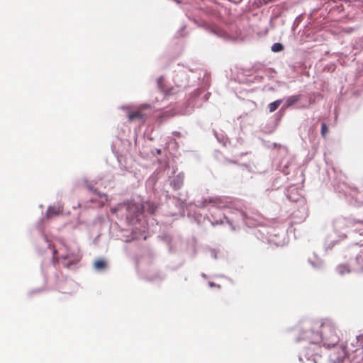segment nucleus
I'll list each match as a JSON object with an SVG mask.
<instances>
[{
  "mask_svg": "<svg viewBox=\"0 0 363 363\" xmlns=\"http://www.w3.org/2000/svg\"><path fill=\"white\" fill-rule=\"evenodd\" d=\"M214 207L220 208V209H223V208L229 207V204H228V201H225L222 198L217 197L216 203Z\"/></svg>",
  "mask_w": 363,
  "mask_h": 363,
  "instance_id": "nucleus-8",
  "label": "nucleus"
},
{
  "mask_svg": "<svg viewBox=\"0 0 363 363\" xmlns=\"http://www.w3.org/2000/svg\"><path fill=\"white\" fill-rule=\"evenodd\" d=\"M62 257L65 259H67L68 258V255H62Z\"/></svg>",
  "mask_w": 363,
  "mask_h": 363,
  "instance_id": "nucleus-19",
  "label": "nucleus"
},
{
  "mask_svg": "<svg viewBox=\"0 0 363 363\" xmlns=\"http://www.w3.org/2000/svg\"><path fill=\"white\" fill-rule=\"evenodd\" d=\"M184 175L182 173L177 174L171 182V186L174 189L177 190L183 186Z\"/></svg>",
  "mask_w": 363,
  "mask_h": 363,
  "instance_id": "nucleus-4",
  "label": "nucleus"
},
{
  "mask_svg": "<svg viewBox=\"0 0 363 363\" xmlns=\"http://www.w3.org/2000/svg\"><path fill=\"white\" fill-rule=\"evenodd\" d=\"M145 207L146 206H148L149 207V209H148V211L150 213H154L155 211V208H156V206H155V205L150 202H147L145 203V204L144 205Z\"/></svg>",
  "mask_w": 363,
  "mask_h": 363,
  "instance_id": "nucleus-17",
  "label": "nucleus"
},
{
  "mask_svg": "<svg viewBox=\"0 0 363 363\" xmlns=\"http://www.w3.org/2000/svg\"><path fill=\"white\" fill-rule=\"evenodd\" d=\"M94 268L97 270H103L106 269L107 264L106 262L103 259H97L94 262Z\"/></svg>",
  "mask_w": 363,
  "mask_h": 363,
  "instance_id": "nucleus-10",
  "label": "nucleus"
},
{
  "mask_svg": "<svg viewBox=\"0 0 363 363\" xmlns=\"http://www.w3.org/2000/svg\"><path fill=\"white\" fill-rule=\"evenodd\" d=\"M62 209L60 206H50L47 210V217L52 218L55 216L59 215L62 212Z\"/></svg>",
  "mask_w": 363,
  "mask_h": 363,
  "instance_id": "nucleus-5",
  "label": "nucleus"
},
{
  "mask_svg": "<svg viewBox=\"0 0 363 363\" xmlns=\"http://www.w3.org/2000/svg\"><path fill=\"white\" fill-rule=\"evenodd\" d=\"M337 271L340 275H343L345 273H350V269L347 264H340L337 267Z\"/></svg>",
  "mask_w": 363,
  "mask_h": 363,
  "instance_id": "nucleus-11",
  "label": "nucleus"
},
{
  "mask_svg": "<svg viewBox=\"0 0 363 363\" xmlns=\"http://www.w3.org/2000/svg\"><path fill=\"white\" fill-rule=\"evenodd\" d=\"M328 131V129L327 125L325 123H323L321 125V135L323 138H325Z\"/></svg>",
  "mask_w": 363,
  "mask_h": 363,
  "instance_id": "nucleus-16",
  "label": "nucleus"
},
{
  "mask_svg": "<svg viewBox=\"0 0 363 363\" xmlns=\"http://www.w3.org/2000/svg\"><path fill=\"white\" fill-rule=\"evenodd\" d=\"M320 333L325 346L330 348L338 343L339 334L335 324L331 320H323L320 324Z\"/></svg>",
  "mask_w": 363,
  "mask_h": 363,
  "instance_id": "nucleus-1",
  "label": "nucleus"
},
{
  "mask_svg": "<svg viewBox=\"0 0 363 363\" xmlns=\"http://www.w3.org/2000/svg\"><path fill=\"white\" fill-rule=\"evenodd\" d=\"M354 269L357 270H363V249L356 257L355 266L354 267Z\"/></svg>",
  "mask_w": 363,
  "mask_h": 363,
  "instance_id": "nucleus-6",
  "label": "nucleus"
},
{
  "mask_svg": "<svg viewBox=\"0 0 363 363\" xmlns=\"http://www.w3.org/2000/svg\"><path fill=\"white\" fill-rule=\"evenodd\" d=\"M313 361H314V362H315V363H317L316 357H314V358H313Z\"/></svg>",
  "mask_w": 363,
  "mask_h": 363,
  "instance_id": "nucleus-21",
  "label": "nucleus"
},
{
  "mask_svg": "<svg viewBox=\"0 0 363 363\" xmlns=\"http://www.w3.org/2000/svg\"><path fill=\"white\" fill-rule=\"evenodd\" d=\"M217 196L216 197H208L204 199L199 205V208H205L207 205L211 204L212 206H215L216 203Z\"/></svg>",
  "mask_w": 363,
  "mask_h": 363,
  "instance_id": "nucleus-7",
  "label": "nucleus"
},
{
  "mask_svg": "<svg viewBox=\"0 0 363 363\" xmlns=\"http://www.w3.org/2000/svg\"><path fill=\"white\" fill-rule=\"evenodd\" d=\"M150 106L146 104L141 105L138 108L128 113V121L132 122L135 120H139L144 123L150 115Z\"/></svg>",
  "mask_w": 363,
  "mask_h": 363,
  "instance_id": "nucleus-2",
  "label": "nucleus"
},
{
  "mask_svg": "<svg viewBox=\"0 0 363 363\" xmlns=\"http://www.w3.org/2000/svg\"><path fill=\"white\" fill-rule=\"evenodd\" d=\"M339 356L336 358L337 361H342L344 358H345L347 355V352L346 350V347L345 346H341L340 348Z\"/></svg>",
  "mask_w": 363,
  "mask_h": 363,
  "instance_id": "nucleus-14",
  "label": "nucleus"
},
{
  "mask_svg": "<svg viewBox=\"0 0 363 363\" xmlns=\"http://www.w3.org/2000/svg\"><path fill=\"white\" fill-rule=\"evenodd\" d=\"M310 352H311V350H310V349H308V350H307V352H306V354H308H308H310Z\"/></svg>",
  "mask_w": 363,
  "mask_h": 363,
  "instance_id": "nucleus-20",
  "label": "nucleus"
},
{
  "mask_svg": "<svg viewBox=\"0 0 363 363\" xmlns=\"http://www.w3.org/2000/svg\"><path fill=\"white\" fill-rule=\"evenodd\" d=\"M209 286L211 287H213V286H216V284H214L213 282H209Z\"/></svg>",
  "mask_w": 363,
  "mask_h": 363,
  "instance_id": "nucleus-18",
  "label": "nucleus"
},
{
  "mask_svg": "<svg viewBox=\"0 0 363 363\" xmlns=\"http://www.w3.org/2000/svg\"><path fill=\"white\" fill-rule=\"evenodd\" d=\"M145 208V206L139 203L130 201L127 203V218L133 219L139 216Z\"/></svg>",
  "mask_w": 363,
  "mask_h": 363,
  "instance_id": "nucleus-3",
  "label": "nucleus"
},
{
  "mask_svg": "<svg viewBox=\"0 0 363 363\" xmlns=\"http://www.w3.org/2000/svg\"><path fill=\"white\" fill-rule=\"evenodd\" d=\"M89 189L93 191L96 195H97L100 199H101V206H104L105 202L107 201V196L106 194H101L100 192H99L96 189H92V188H89Z\"/></svg>",
  "mask_w": 363,
  "mask_h": 363,
  "instance_id": "nucleus-12",
  "label": "nucleus"
},
{
  "mask_svg": "<svg viewBox=\"0 0 363 363\" xmlns=\"http://www.w3.org/2000/svg\"><path fill=\"white\" fill-rule=\"evenodd\" d=\"M300 95L291 96L286 99V107H289L300 100Z\"/></svg>",
  "mask_w": 363,
  "mask_h": 363,
  "instance_id": "nucleus-9",
  "label": "nucleus"
},
{
  "mask_svg": "<svg viewBox=\"0 0 363 363\" xmlns=\"http://www.w3.org/2000/svg\"><path fill=\"white\" fill-rule=\"evenodd\" d=\"M282 101L281 100H277L272 103H270L269 105H268V108H269V112H274L275 111L278 107L280 106V104H281Z\"/></svg>",
  "mask_w": 363,
  "mask_h": 363,
  "instance_id": "nucleus-13",
  "label": "nucleus"
},
{
  "mask_svg": "<svg viewBox=\"0 0 363 363\" xmlns=\"http://www.w3.org/2000/svg\"><path fill=\"white\" fill-rule=\"evenodd\" d=\"M284 49V46L282 45V44L279 43H274L272 46V50L273 52H280L281 50H283Z\"/></svg>",
  "mask_w": 363,
  "mask_h": 363,
  "instance_id": "nucleus-15",
  "label": "nucleus"
}]
</instances>
